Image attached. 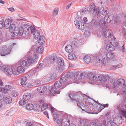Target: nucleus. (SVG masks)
I'll list each match as a JSON object with an SVG mask.
<instances>
[{
	"mask_svg": "<svg viewBox=\"0 0 126 126\" xmlns=\"http://www.w3.org/2000/svg\"><path fill=\"white\" fill-rule=\"evenodd\" d=\"M90 9L89 8V10H91L93 12H95V5L93 3H92L90 4Z\"/></svg>",
	"mask_w": 126,
	"mask_h": 126,
	"instance_id": "obj_36",
	"label": "nucleus"
},
{
	"mask_svg": "<svg viewBox=\"0 0 126 126\" xmlns=\"http://www.w3.org/2000/svg\"><path fill=\"white\" fill-rule=\"evenodd\" d=\"M14 67H16V71L18 72L19 73H24V70H25V67L21 66L20 65L18 66V67L17 66H16V65H14Z\"/></svg>",
	"mask_w": 126,
	"mask_h": 126,
	"instance_id": "obj_18",
	"label": "nucleus"
},
{
	"mask_svg": "<svg viewBox=\"0 0 126 126\" xmlns=\"http://www.w3.org/2000/svg\"><path fill=\"white\" fill-rule=\"evenodd\" d=\"M109 30L106 29V31H105L104 32V36L107 38H110L112 36V32Z\"/></svg>",
	"mask_w": 126,
	"mask_h": 126,
	"instance_id": "obj_13",
	"label": "nucleus"
},
{
	"mask_svg": "<svg viewBox=\"0 0 126 126\" xmlns=\"http://www.w3.org/2000/svg\"><path fill=\"white\" fill-rule=\"evenodd\" d=\"M57 59V56L55 53L53 54L51 56L50 60H53V61H54L55 60Z\"/></svg>",
	"mask_w": 126,
	"mask_h": 126,
	"instance_id": "obj_49",
	"label": "nucleus"
},
{
	"mask_svg": "<svg viewBox=\"0 0 126 126\" xmlns=\"http://www.w3.org/2000/svg\"><path fill=\"white\" fill-rule=\"evenodd\" d=\"M31 96V95L29 93H25L23 95V99L26 101L29 99Z\"/></svg>",
	"mask_w": 126,
	"mask_h": 126,
	"instance_id": "obj_31",
	"label": "nucleus"
},
{
	"mask_svg": "<svg viewBox=\"0 0 126 126\" xmlns=\"http://www.w3.org/2000/svg\"><path fill=\"white\" fill-rule=\"evenodd\" d=\"M17 63L18 65L19 64V65L24 67H25V66H29L27 61L24 60H21L20 61L18 62V63Z\"/></svg>",
	"mask_w": 126,
	"mask_h": 126,
	"instance_id": "obj_23",
	"label": "nucleus"
},
{
	"mask_svg": "<svg viewBox=\"0 0 126 126\" xmlns=\"http://www.w3.org/2000/svg\"><path fill=\"white\" fill-rule=\"evenodd\" d=\"M11 94L12 96L16 97L18 95V93L14 90L12 91L11 92Z\"/></svg>",
	"mask_w": 126,
	"mask_h": 126,
	"instance_id": "obj_55",
	"label": "nucleus"
},
{
	"mask_svg": "<svg viewBox=\"0 0 126 126\" xmlns=\"http://www.w3.org/2000/svg\"><path fill=\"white\" fill-rule=\"evenodd\" d=\"M63 77V78H61L60 81H57L54 83V87L57 89L60 88L62 86V87L60 88V90H61L65 87L66 85H68V84L67 83V82L66 80L65 81L66 79V78L65 79L64 77Z\"/></svg>",
	"mask_w": 126,
	"mask_h": 126,
	"instance_id": "obj_1",
	"label": "nucleus"
},
{
	"mask_svg": "<svg viewBox=\"0 0 126 126\" xmlns=\"http://www.w3.org/2000/svg\"><path fill=\"white\" fill-rule=\"evenodd\" d=\"M84 61L87 63H88L91 61V59L90 56L86 55L84 56L83 58Z\"/></svg>",
	"mask_w": 126,
	"mask_h": 126,
	"instance_id": "obj_30",
	"label": "nucleus"
},
{
	"mask_svg": "<svg viewBox=\"0 0 126 126\" xmlns=\"http://www.w3.org/2000/svg\"><path fill=\"white\" fill-rule=\"evenodd\" d=\"M30 28L31 32L32 33L35 32V28L33 26H32V25H31L30 26Z\"/></svg>",
	"mask_w": 126,
	"mask_h": 126,
	"instance_id": "obj_62",
	"label": "nucleus"
},
{
	"mask_svg": "<svg viewBox=\"0 0 126 126\" xmlns=\"http://www.w3.org/2000/svg\"><path fill=\"white\" fill-rule=\"evenodd\" d=\"M58 9L55 8L53 12V14L54 15H57L58 13Z\"/></svg>",
	"mask_w": 126,
	"mask_h": 126,
	"instance_id": "obj_63",
	"label": "nucleus"
},
{
	"mask_svg": "<svg viewBox=\"0 0 126 126\" xmlns=\"http://www.w3.org/2000/svg\"><path fill=\"white\" fill-rule=\"evenodd\" d=\"M98 79H97L98 80H99L100 81L102 80L103 81V79L104 78V76L102 75H101L98 76Z\"/></svg>",
	"mask_w": 126,
	"mask_h": 126,
	"instance_id": "obj_61",
	"label": "nucleus"
},
{
	"mask_svg": "<svg viewBox=\"0 0 126 126\" xmlns=\"http://www.w3.org/2000/svg\"><path fill=\"white\" fill-rule=\"evenodd\" d=\"M61 126H68L70 124V122L68 119H61Z\"/></svg>",
	"mask_w": 126,
	"mask_h": 126,
	"instance_id": "obj_10",
	"label": "nucleus"
},
{
	"mask_svg": "<svg viewBox=\"0 0 126 126\" xmlns=\"http://www.w3.org/2000/svg\"><path fill=\"white\" fill-rule=\"evenodd\" d=\"M6 104H9L12 103V99L10 96H7L5 97L4 100Z\"/></svg>",
	"mask_w": 126,
	"mask_h": 126,
	"instance_id": "obj_34",
	"label": "nucleus"
},
{
	"mask_svg": "<svg viewBox=\"0 0 126 126\" xmlns=\"http://www.w3.org/2000/svg\"><path fill=\"white\" fill-rule=\"evenodd\" d=\"M48 105L47 104H44L42 105V107H41V110L44 111L46 109H47Z\"/></svg>",
	"mask_w": 126,
	"mask_h": 126,
	"instance_id": "obj_48",
	"label": "nucleus"
},
{
	"mask_svg": "<svg viewBox=\"0 0 126 126\" xmlns=\"http://www.w3.org/2000/svg\"><path fill=\"white\" fill-rule=\"evenodd\" d=\"M69 97L71 99V100H72V102H74L75 101L77 103V101L76 99L75 98H73V97L71 98V94H69Z\"/></svg>",
	"mask_w": 126,
	"mask_h": 126,
	"instance_id": "obj_64",
	"label": "nucleus"
},
{
	"mask_svg": "<svg viewBox=\"0 0 126 126\" xmlns=\"http://www.w3.org/2000/svg\"><path fill=\"white\" fill-rule=\"evenodd\" d=\"M11 50L6 46H3L2 48L0 49V55L1 56H4L10 54Z\"/></svg>",
	"mask_w": 126,
	"mask_h": 126,
	"instance_id": "obj_4",
	"label": "nucleus"
},
{
	"mask_svg": "<svg viewBox=\"0 0 126 126\" xmlns=\"http://www.w3.org/2000/svg\"><path fill=\"white\" fill-rule=\"evenodd\" d=\"M114 23L116 24L119 23H120V18L117 17H114Z\"/></svg>",
	"mask_w": 126,
	"mask_h": 126,
	"instance_id": "obj_45",
	"label": "nucleus"
},
{
	"mask_svg": "<svg viewBox=\"0 0 126 126\" xmlns=\"http://www.w3.org/2000/svg\"><path fill=\"white\" fill-rule=\"evenodd\" d=\"M63 66L58 65L56 67V69L59 72L61 73L63 71V70L62 69Z\"/></svg>",
	"mask_w": 126,
	"mask_h": 126,
	"instance_id": "obj_44",
	"label": "nucleus"
},
{
	"mask_svg": "<svg viewBox=\"0 0 126 126\" xmlns=\"http://www.w3.org/2000/svg\"><path fill=\"white\" fill-rule=\"evenodd\" d=\"M99 23L95 19H93L90 23V25L93 27L96 28L98 26Z\"/></svg>",
	"mask_w": 126,
	"mask_h": 126,
	"instance_id": "obj_11",
	"label": "nucleus"
},
{
	"mask_svg": "<svg viewBox=\"0 0 126 126\" xmlns=\"http://www.w3.org/2000/svg\"><path fill=\"white\" fill-rule=\"evenodd\" d=\"M37 72V71H36L35 69L33 68L27 72L26 75L27 76V77L29 76L30 77L33 75H36V74Z\"/></svg>",
	"mask_w": 126,
	"mask_h": 126,
	"instance_id": "obj_14",
	"label": "nucleus"
},
{
	"mask_svg": "<svg viewBox=\"0 0 126 126\" xmlns=\"http://www.w3.org/2000/svg\"><path fill=\"white\" fill-rule=\"evenodd\" d=\"M123 121V119H120V118H118L117 117L113 119V121L115 124L117 126L122 124Z\"/></svg>",
	"mask_w": 126,
	"mask_h": 126,
	"instance_id": "obj_22",
	"label": "nucleus"
},
{
	"mask_svg": "<svg viewBox=\"0 0 126 126\" xmlns=\"http://www.w3.org/2000/svg\"><path fill=\"white\" fill-rule=\"evenodd\" d=\"M23 30L25 32V34L26 35H27L29 34V31L30 28V26L26 24H24L23 27Z\"/></svg>",
	"mask_w": 126,
	"mask_h": 126,
	"instance_id": "obj_12",
	"label": "nucleus"
},
{
	"mask_svg": "<svg viewBox=\"0 0 126 126\" xmlns=\"http://www.w3.org/2000/svg\"><path fill=\"white\" fill-rule=\"evenodd\" d=\"M106 49H108L109 51L110 52L114 50L115 47L114 45L111 44H107L106 47Z\"/></svg>",
	"mask_w": 126,
	"mask_h": 126,
	"instance_id": "obj_17",
	"label": "nucleus"
},
{
	"mask_svg": "<svg viewBox=\"0 0 126 126\" xmlns=\"http://www.w3.org/2000/svg\"><path fill=\"white\" fill-rule=\"evenodd\" d=\"M26 101L23 98L20 100L19 101V104L20 105H24L26 103Z\"/></svg>",
	"mask_w": 126,
	"mask_h": 126,
	"instance_id": "obj_50",
	"label": "nucleus"
},
{
	"mask_svg": "<svg viewBox=\"0 0 126 126\" xmlns=\"http://www.w3.org/2000/svg\"><path fill=\"white\" fill-rule=\"evenodd\" d=\"M47 88L45 86H41L40 87L38 88V91L39 93H44L47 90Z\"/></svg>",
	"mask_w": 126,
	"mask_h": 126,
	"instance_id": "obj_19",
	"label": "nucleus"
},
{
	"mask_svg": "<svg viewBox=\"0 0 126 126\" xmlns=\"http://www.w3.org/2000/svg\"><path fill=\"white\" fill-rule=\"evenodd\" d=\"M10 27H9V29L10 31H11V32H14V31H15V28H16V27L15 25V24H11V23L10 24Z\"/></svg>",
	"mask_w": 126,
	"mask_h": 126,
	"instance_id": "obj_39",
	"label": "nucleus"
},
{
	"mask_svg": "<svg viewBox=\"0 0 126 126\" xmlns=\"http://www.w3.org/2000/svg\"><path fill=\"white\" fill-rule=\"evenodd\" d=\"M26 108L28 110H31L33 109V105L32 103H29L26 105Z\"/></svg>",
	"mask_w": 126,
	"mask_h": 126,
	"instance_id": "obj_35",
	"label": "nucleus"
},
{
	"mask_svg": "<svg viewBox=\"0 0 126 126\" xmlns=\"http://www.w3.org/2000/svg\"><path fill=\"white\" fill-rule=\"evenodd\" d=\"M103 7L101 8V9L99 7H97L96 9V13L97 16V17H100L101 15L103 14V12H105V10H104Z\"/></svg>",
	"mask_w": 126,
	"mask_h": 126,
	"instance_id": "obj_9",
	"label": "nucleus"
},
{
	"mask_svg": "<svg viewBox=\"0 0 126 126\" xmlns=\"http://www.w3.org/2000/svg\"><path fill=\"white\" fill-rule=\"evenodd\" d=\"M43 65L42 63H40L37 67L35 68H34L36 70V71H37L38 72L41 69V66Z\"/></svg>",
	"mask_w": 126,
	"mask_h": 126,
	"instance_id": "obj_43",
	"label": "nucleus"
},
{
	"mask_svg": "<svg viewBox=\"0 0 126 126\" xmlns=\"http://www.w3.org/2000/svg\"><path fill=\"white\" fill-rule=\"evenodd\" d=\"M87 78L91 80H94L95 79V78L92 73H88L87 75Z\"/></svg>",
	"mask_w": 126,
	"mask_h": 126,
	"instance_id": "obj_28",
	"label": "nucleus"
},
{
	"mask_svg": "<svg viewBox=\"0 0 126 126\" xmlns=\"http://www.w3.org/2000/svg\"><path fill=\"white\" fill-rule=\"evenodd\" d=\"M57 77V75L56 74L53 73L51 74L49 77L47 76L46 78L47 81H50L52 80H54Z\"/></svg>",
	"mask_w": 126,
	"mask_h": 126,
	"instance_id": "obj_16",
	"label": "nucleus"
},
{
	"mask_svg": "<svg viewBox=\"0 0 126 126\" xmlns=\"http://www.w3.org/2000/svg\"><path fill=\"white\" fill-rule=\"evenodd\" d=\"M57 61L59 65L63 66L64 64L63 60L61 58H58L57 59Z\"/></svg>",
	"mask_w": 126,
	"mask_h": 126,
	"instance_id": "obj_32",
	"label": "nucleus"
},
{
	"mask_svg": "<svg viewBox=\"0 0 126 126\" xmlns=\"http://www.w3.org/2000/svg\"><path fill=\"white\" fill-rule=\"evenodd\" d=\"M88 9L87 8V7H86L82 9V14L84 15L86 13L85 12H86L88 11H89V9L88 10Z\"/></svg>",
	"mask_w": 126,
	"mask_h": 126,
	"instance_id": "obj_58",
	"label": "nucleus"
},
{
	"mask_svg": "<svg viewBox=\"0 0 126 126\" xmlns=\"http://www.w3.org/2000/svg\"><path fill=\"white\" fill-rule=\"evenodd\" d=\"M108 18V17L107 16L105 17L104 18V21L106 23H110L111 21L112 20L109 19V18Z\"/></svg>",
	"mask_w": 126,
	"mask_h": 126,
	"instance_id": "obj_51",
	"label": "nucleus"
},
{
	"mask_svg": "<svg viewBox=\"0 0 126 126\" xmlns=\"http://www.w3.org/2000/svg\"><path fill=\"white\" fill-rule=\"evenodd\" d=\"M34 109L35 111L37 112H39L41 110V108L39 105H38L36 107H35Z\"/></svg>",
	"mask_w": 126,
	"mask_h": 126,
	"instance_id": "obj_52",
	"label": "nucleus"
},
{
	"mask_svg": "<svg viewBox=\"0 0 126 126\" xmlns=\"http://www.w3.org/2000/svg\"><path fill=\"white\" fill-rule=\"evenodd\" d=\"M121 112L122 115L126 119V110H122Z\"/></svg>",
	"mask_w": 126,
	"mask_h": 126,
	"instance_id": "obj_57",
	"label": "nucleus"
},
{
	"mask_svg": "<svg viewBox=\"0 0 126 126\" xmlns=\"http://www.w3.org/2000/svg\"><path fill=\"white\" fill-rule=\"evenodd\" d=\"M103 79V81L104 82L109 79L110 77L109 75H106L104 76V78Z\"/></svg>",
	"mask_w": 126,
	"mask_h": 126,
	"instance_id": "obj_53",
	"label": "nucleus"
},
{
	"mask_svg": "<svg viewBox=\"0 0 126 126\" xmlns=\"http://www.w3.org/2000/svg\"><path fill=\"white\" fill-rule=\"evenodd\" d=\"M122 65L120 63L116 65H114L112 66L111 68V70H113L114 69H115L116 68H118L120 67H122Z\"/></svg>",
	"mask_w": 126,
	"mask_h": 126,
	"instance_id": "obj_46",
	"label": "nucleus"
},
{
	"mask_svg": "<svg viewBox=\"0 0 126 126\" xmlns=\"http://www.w3.org/2000/svg\"><path fill=\"white\" fill-rule=\"evenodd\" d=\"M12 89V87L11 86L6 85L5 87L3 88L2 92L4 93H7L8 92V91H11Z\"/></svg>",
	"mask_w": 126,
	"mask_h": 126,
	"instance_id": "obj_21",
	"label": "nucleus"
},
{
	"mask_svg": "<svg viewBox=\"0 0 126 126\" xmlns=\"http://www.w3.org/2000/svg\"><path fill=\"white\" fill-rule=\"evenodd\" d=\"M106 56L108 59L111 60L114 58L115 57V55L114 53L110 52L107 53Z\"/></svg>",
	"mask_w": 126,
	"mask_h": 126,
	"instance_id": "obj_24",
	"label": "nucleus"
},
{
	"mask_svg": "<svg viewBox=\"0 0 126 126\" xmlns=\"http://www.w3.org/2000/svg\"><path fill=\"white\" fill-rule=\"evenodd\" d=\"M15 31L14 32H11V35L12 37H15L18 35L21 36L23 35L24 32L23 30V27L20 26L18 28V27H16V28L15 29Z\"/></svg>",
	"mask_w": 126,
	"mask_h": 126,
	"instance_id": "obj_2",
	"label": "nucleus"
},
{
	"mask_svg": "<svg viewBox=\"0 0 126 126\" xmlns=\"http://www.w3.org/2000/svg\"><path fill=\"white\" fill-rule=\"evenodd\" d=\"M73 47L70 45H68L65 48V50L68 53H70L73 52Z\"/></svg>",
	"mask_w": 126,
	"mask_h": 126,
	"instance_id": "obj_20",
	"label": "nucleus"
},
{
	"mask_svg": "<svg viewBox=\"0 0 126 126\" xmlns=\"http://www.w3.org/2000/svg\"><path fill=\"white\" fill-rule=\"evenodd\" d=\"M41 83V81L39 80H36L34 82V85L36 86L39 85Z\"/></svg>",
	"mask_w": 126,
	"mask_h": 126,
	"instance_id": "obj_59",
	"label": "nucleus"
},
{
	"mask_svg": "<svg viewBox=\"0 0 126 126\" xmlns=\"http://www.w3.org/2000/svg\"><path fill=\"white\" fill-rule=\"evenodd\" d=\"M122 29L123 37L125 39H126V29L122 28Z\"/></svg>",
	"mask_w": 126,
	"mask_h": 126,
	"instance_id": "obj_47",
	"label": "nucleus"
},
{
	"mask_svg": "<svg viewBox=\"0 0 126 126\" xmlns=\"http://www.w3.org/2000/svg\"><path fill=\"white\" fill-rule=\"evenodd\" d=\"M68 59L71 60H74L77 59L76 55L72 52L70 53L68 56Z\"/></svg>",
	"mask_w": 126,
	"mask_h": 126,
	"instance_id": "obj_27",
	"label": "nucleus"
},
{
	"mask_svg": "<svg viewBox=\"0 0 126 126\" xmlns=\"http://www.w3.org/2000/svg\"><path fill=\"white\" fill-rule=\"evenodd\" d=\"M33 36L34 38L37 39L38 38H39L41 36H40V33L38 32H35L33 34Z\"/></svg>",
	"mask_w": 126,
	"mask_h": 126,
	"instance_id": "obj_40",
	"label": "nucleus"
},
{
	"mask_svg": "<svg viewBox=\"0 0 126 126\" xmlns=\"http://www.w3.org/2000/svg\"><path fill=\"white\" fill-rule=\"evenodd\" d=\"M73 74L71 72H68L66 74H64L63 75L62 77L61 78H63V77H64L65 79L66 78V79L65 80L67 82V83L68 84V81L71 78L73 77Z\"/></svg>",
	"mask_w": 126,
	"mask_h": 126,
	"instance_id": "obj_8",
	"label": "nucleus"
},
{
	"mask_svg": "<svg viewBox=\"0 0 126 126\" xmlns=\"http://www.w3.org/2000/svg\"><path fill=\"white\" fill-rule=\"evenodd\" d=\"M99 122L98 123H99V125L98 126H107L106 125V121L105 120H103L102 121H101L99 119Z\"/></svg>",
	"mask_w": 126,
	"mask_h": 126,
	"instance_id": "obj_38",
	"label": "nucleus"
},
{
	"mask_svg": "<svg viewBox=\"0 0 126 126\" xmlns=\"http://www.w3.org/2000/svg\"><path fill=\"white\" fill-rule=\"evenodd\" d=\"M38 57V55L36 54H34L32 57L31 56L28 57L27 58V61L29 65L33 62H36Z\"/></svg>",
	"mask_w": 126,
	"mask_h": 126,
	"instance_id": "obj_6",
	"label": "nucleus"
},
{
	"mask_svg": "<svg viewBox=\"0 0 126 126\" xmlns=\"http://www.w3.org/2000/svg\"><path fill=\"white\" fill-rule=\"evenodd\" d=\"M53 119L59 126H61V119H59V117L58 115L56 112H54L53 114Z\"/></svg>",
	"mask_w": 126,
	"mask_h": 126,
	"instance_id": "obj_7",
	"label": "nucleus"
},
{
	"mask_svg": "<svg viewBox=\"0 0 126 126\" xmlns=\"http://www.w3.org/2000/svg\"><path fill=\"white\" fill-rule=\"evenodd\" d=\"M45 40V37L44 35H42L39 38L38 42L40 45H42L44 43Z\"/></svg>",
	"mask_w": 126,
	"mask_h": 126,
	"instance_id": "obj_26",
	"label": "nucleus"
},
{
	"mask_svg": "<svg viewBox=\"0 0 126 126\" xmlns=\"http://www.w3.org/2000/svg\"><path fill=\"white\" fill-rule=\"evenodd\" d=\"M79 22H80V21H79V18L78 19L77 18H75V20L74 21V23L76 27H77V25L79 24Z\"/></svg>",
	"mask_w": 126,
	"mask_h": 126,
	"instance_id": "obj_60",
	"label": "nucleus"
},
{
	"mask_svg": "<svg viewBox=\"0 0 126 126\" xmlns=\"http://www.w3.org/2000/svg\"><path fill=\"white\" fill-rule=\"evenodd\" d=\"M82 110L85 111L86 112L89 114H97L98 113V112H92L91 110V109L88 107H87V108L86 109H82Z\"/></svg>",
	"mask_w": 126,
	"mask_h": 126,
	"instance_id": "obj_33",
	"label": "nucleus"
},
{
	"mask_svg": "<svg viewBox=\"0 0 126 126\" xmlns=\"http://www.w3.org/2000/svg\"><path fill=\"white\" fill-rule=\"evenodd\" d=\"M11 23V20L10 19H7L6 20L4 23V27L6 29H8L10 27V24Z\"/></svg>",
	"mask_w": 126,
	"mask_h": 126,
	"instance_id": "obj_29",
	"label": "nucleus"
},
{
	"mask_svg": "<svg viewBox=\"0 0 126 126\" xmlns=\"http://www.w3.org/2000/svg\"><path fill=\"white\" fill-rule=\"evenodd\" d=\"M83 75V73L78 71L77 72L76 75L74 76V79L75 80H78L81 79V77Z\"/></svg>",
	"mask_w": 126,
	"mask_h": 126,
	"instance_id": "obj_15",
	"label": "nucleus"
},
{
	"mask_svg": "<svg viewBox=\"0 0 126 126\" xmlns=\"http://www.w3.org/2000/svg\"><path fill=\"white\" fill-rule=\"evenodd\" d=\"M57 88L55 87H52L51 90L50 92L52 94H58L60 93V91H57Z\"/></svg>",
	"mask_w": 126,
	"mask_h": 126,
	"instance_id": "obj_25",
	"label": "nucleus"
},
{
	"mask_svg": "<svg viewBox=\"0 0 126 126\" xmlns=\"http://www.w3.org/2000/svg\"><path fill=\"white\" fill-rule=\"evenodd\" d=\"M100 26L103 29H105L107 28V24L104 21H100L99 23Z\"/></svg>",
	"mask_w": 126,
	"mask_h": 126,
	"instance_id": "obj_37",
	"label": "nucleus"
},
{
	"mask_svg": "<svg viewBox=\"0 0 126 126\" xmlns=\"http://www.w3.org/2000/svg\"><path fill=\"white\" fill-rule=\"evenodd\" d=\"M71 45L73 48H76L77 47V43L75 40L72 41L71 42Z\"/></svg>",
	"mask_w": 126,
	"mask_h": 126,
	"instance_id": "obj_41",
	"label": "nucleus"
},
{
	"mask_svg": "<svg viewBox=\"0 0 126 126\" xmlns=\"http://www.w3.org/2000/svg\"><path fill=\"white\" fill-rule=\"evenodd\" d=\"M20 80L23 82H26L27 78L25 76L21 77L19 79Z\"/></svg>",
	"mask_w": 126,
	"mask_h": 126,
	"instance_id": "obj_56",
	"label": "nucleus"
},
{
	"mask_svg": "<svg viewBox=\"0 0 126 126\" xmlns=\"http://www.w3.org/2000/svg\"><path fill=\"white\" fill-rule=\"evenodd\" d=\"M14 65L9 67H6V68L4 69V71L9 76H11L14 72L16 70V68L14 67Z\"/></svg>",
	"mask_w": 126,
	"mask_h": 126,
	"instance_id": "obj_5",
	"label": "nucleus"
},
{
	"mask_svg": "<svg viewBox=\"0 0 126 126\" xmlns=\"http://www.w3.org/2000/svg\"><path fill=\"white\" fill-rule=\"evenodd\" d=\"M115 124L114 121H113L112 120H110L108 122L106 126H114Z\"/></svg>",
	"mask_w": 126,
	"mask_h": 126,
	"instance_id": "obj_42",
	"label": "nucleus"
},
{
	"mask_svg": "<svg viewBox=\"0 0 126 126\" xmlns=\"http://www.w3.org/2000/svg\"><path fill=\"white\" fill-rule=\"evenodd\" d=\"M114 86L118 87L120 85H123L124 87L126 86V81H125L124 79L122 78H121L117 80H114L112 83Z\"/></svg>",
	"mask_w": 126,
	"mask_h": 126,
	"instance_id": "obj_3",
	"label": "nucleus"
},
{
	"mask_svg": "<svg viewBox=\"0 0 126 126\" xmlns=\"http://www.w3.org/2000/svg\"><path fill=\"white\" fill-rule=\"evenodd\" d=\"M108 0H101L100 3L101 4H103V5H104V6H105L108 3Z\"/></svg>",
	"mask_w": 126,
	"mask_h": 126,
	"instance_id": "obj_54",
	"label": "nucleus"
}]
</instances>
